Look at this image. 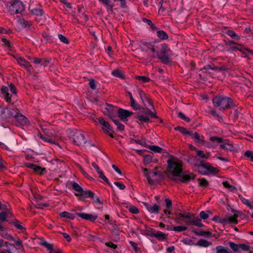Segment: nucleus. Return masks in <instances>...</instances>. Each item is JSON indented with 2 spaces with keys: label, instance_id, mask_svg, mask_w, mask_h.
I'll return each instance as SVG.
<instances>
[{
  "label": "nucleus",
  "instance_id": "6ab92c4d",
  "mask_svg": "<svg viewBox=\"0 0 253 253\" xmlns=\"http://www.w3.org/2000/svg\"><path fill=\"white\" fill-rule=\"evenodd\" d=\"M29 10L32 14L35 15L42 16L44 14V11L42 8H32L31 6H29Z\"/></svg>",
  "mask_w": 253,
  "mask_h": 253
},
{
  "label": "nucleus",
  "instance_id": "b1692460",
  "mask_svg": "<svg viewBox=\"0 0 253 253\" xmlns=\"http://www.w3.org/2000/svg\"><path fill=\"white\" fill-rule=\"evenodd\" d=\"M138 93L139 95V97L143 102L144 105L146 107V104L144 103L145 100H147L148 97H149V95H147L140 88H137V89Z\"/></svg>",
  "mask_w": 253,
  "mask_h": 253
},
{
  "label": "nucleus",
  "instance_id": "58836bf2",
  "mask_svg": "<svg viewBox=\"0 0 253 253\" xmlns=\"http://www.w3.org/2000/svg\"><path fill=\"white\" fill-rule=\"evenodd\" d=\"M195 139L197 143H200L201 145H204L205 141L204 140V137L201 136L197 132H195Z\"/></svg>",
  "mask_w": 253,
  "mask_h": 253
},
{
  "label": "nucleus",
  "instance_id": "412c9836",
  "mask_svg": "<svg viewBox=\"0 0 253 253\" xmlns=\"http://www.w3.org/2000/svg\"><path fill=\"white\" fill-rule=\"evenodd\" d=\"M204 69L207 70V69H212L214 71H216L218 72H220L222 71H225L226 70V68L225 66H222L221 67H217L215 66L214 64L212 65H207L203 68Z\"/></svg>",
  "mask_w": 253,
  "mask_h": 253
},
{
  "label": "nucleus",
  "instance_id": "7ed1b4c3",
  "mask_svg": "<svg viewBox=\"0 0 253 253\" xmlns=\"http://www.w3.org/2000/svg\"><path fill=\"white\" fill-rule=\"evenodd\" d=\"M7 7L11 15L20 13L25 9L24 5L19 0H10L7 2Z\"/></svg>",
  "mask_w": 253,
  "mask_h": 253
},
{
  "label": "nucleus",
  "instance_id": "2eb2a0df",
  "mask_svg": "<svg viewBox=\"0 0 253 253\" xmlns=\"http://www.w3.org/2000/svg\"><path fill=\"white\" fill-rule=\"evenodd\" d=\"M8 214L6 212L2 211L0 212V232H3L6 230V228L2 225V222L7 220Z\"/></svg>",
  "mask_w": 253,
  "mask_h": 253
},
{
  "label": "nucleus",
  "instance_id": "c85d7f7f",
  "mask_svg": "<svg viewBox=\"0 0 253 253\" xmlns=\"http://www.w3.org/2000/svg\"><path fill=\"white\" fill-rule=\"evenodd\" d=\"M195 245L199 246L200 247H207L212 245V242H209L205 239H200L198 242L195 244Z\"/></svg>",
  "mask_w": 253,
  "mask_h": 253
},
{
  "label": "nucleus",
  "instance_id": "cd10ccee",
  "mask_svg": "<svg viewBox=\"0 0 253 253\" xmlns=\"http://www.w3.org/2000/svg\"><path fill=\"white\" fill-rule=\"evenodd\" d=\"M206 164V169L209 174H217L219 170L216 168H214L211 165L210 163H207Z\"/></svg>",
  "mask_w": 253,
  "mask_h": 253
},
{
  "label": "nucleus",
  "instance_id": "680f3d73",
  "mask_svg": "<svg viewBox=\"0 0 253 253\" xmlns=\"http://www.w3.org/2000/svg\"><path fill=\"white\" fill-rule=\"evenodd\" d=\"M58 36L59 40L63 43L66 44H68L69 43V41L68 40V39L63 35L59 34Z\"/></svg>",
  "mask_w": 253,
  "mask_h": 253
},
{
  "label": "nucleus",
  "instance_id": "5701e85b",
  "mask_svg": "<svg viewBox=\"0 0 253 253\" xmlns=\"http://www.w3.org/2000/svg\"><path fill=\"white\" fill-rule=\"evenodd\" d=\"M192 232H193L196 235L201 236H205L206 237H211L212 236V233L210 231H206L203 230L197 231L195 229H192Z\"/></svg>",
  "mask_w": 253,
  "mask_h": 253
},
{
  "label": "nucleus",
  "instance_id": "4c0bfd02",
  "mask_svg": "<svg viewBox=\"0 0 253 253\" xmlns=\"http://www.w3.org/2000/svg\"><path fill=\"white\" fill-rule=\"evenodd\" d=\"M142 21L147 24L149 26H150V28L153 31H156L158 29V28L154 25V24L152 23V22L148 19L143 18Z\"/></svg>",
  "mask_w": 253,
  "mask_h": 253
},
{
  "label": "nucleus",
  "instance_id": "13d9d810",
  "mask_svg": "<svg viewBox=\"0 0 253 253\" xmlns=\"http://www.w3.org/2000/svg\"><path fill=\"white\" fill-rule=\"evenodd\" d=\"M99 174V177L103 179L106 183H107L109 185H111V184L108 180V179L105 176L104 174L103 171H100Z\"/></svg>",
  "mask_w": 253,
  "mask_h": 253
},
{
  "label": "nucleus",
  "instance_id": "de8ad7c7",
  "mask_svg": "<svg viewBox=\"0 0 253 253\" xmlns=\"http://www.w3.org/2000/svg\"><path fill=\"white\" fill-rule=\"evenodd\" d=\"M3 246L6 247V250L8 252V253H11V247L12 248H15V247L14 244H10L8 242H4L3 244Z\"/></svg>",
  "mask_w": 253,
  "mask_h": 253
},
{
  "label": "nucleus",
  "instance_id": "c03bdc74",
  "mask_svg": "<svg viewBox=\"0 0 253 253\" xmlns=\"http://www.w3.org/2000/svg\"><path fill=\"white\" fill-rule=\"evenodd\" d=\"M13 225L14 227H15L16 228H17V229H18L21 231H23V230H26V228H24V227H23L21 225L20 222L16 218H14V219L13 220Z\"/></svg>",
  "mask_w": 253,
  "mask_h": 253
},
{
  "label": "nucleus",
  "instance_id": "39448f33",
  "mask_svg": "<svg viewBox=\"0 0 253 253\" xmlns=\"http://www.w3.org/2000/svg\"><path fill=\"white\" fill-rule=\"evenodd\" d=\"M70 137L73 142L78 146H82L87 142L84 132L81 130H73Z\"/></svg>",
  "mask_w": 253,
  "mask_h": 253
},
{
  "label": "nucleus",
  "instance_id": "473e14b6",
  "mask_svg": "<svg viewBox=\"0 0 253 253\" xmlns=\"http://www.w3.org/2000/svg\"><path fill=\"white\" fill-rule=\"evenodd\" d=\"M112 74L114 76L119 78L120 79H125V75L123 74V72H121L119 70L116 69V70H113L112 72Z\"/></svg>",
  "mask_w": 253,
  "mask_h": 253
},
{
  "label": "nucleus",
  "instance_id": "09e8293b",
  "mask_svg": "<svg viewBox=\"0 0 253 253\" xmlns=\"http://www.w3.org/2000/svg\"><path fill=\"white\" fill-rule=\"evenodd\" d=\"M229 246L231 249L235 252H238L239 250V244H236L232 242H230L229 243Z\"/></svg>",
  "mask_w": 253,
  "mask_h": 253
},
{
  "label": "nucleus",
  "instance_id": "a19ab883",
  "mask_svg": "<svg viewBox=\"0 0 253 253\" xmlns=\"http://www.w3.org/2000/svg\"><path fill=\"white\" fill-rule=\"evenodd\" d=\"M34 171L37 174L42 175L43 172H46V169L36 165Z\"/></svg>",
  "mask_w": 253,
  "mask_h": 253
},
{
  "label": "nucleus",
  "instance_id": "423d86ee",
  "mask_svg": "<svg viewBox=\"0 0 253 253\" xmlns=\"http://www.w3.org/2000/svg\"><path fill=\"white\" fill-rule=\"evenodd\" d=\"M169 48L166 44L161 45L160 50L157 51L158 58L165 64H169L171 62L170 58L168 56Z\"/></svg>",
  "mask_w": 253,
  "mask_h": 253
},
{
  "label": "nucleus",
  "instance_id": "7c9ffc66",
  "mask_svg": "<svg viewBox=\"0 0 253 253\" xmlns=\"http://www.w3.org/2000/svg\"><path fill=\"white\" fill-rule=\"evenodd\" d=\"M135 118L138 119L141 123H149L151 122L147 115L144 116L138 114L135 117Z\"/></svg>",
  "mask_w": 253,
  "mask_h": 253
},
{
  "label": "nucleus",
  "instance_id": "79ce46f5",
  "mask_svg": "<svg viewBox=\"0 0 253 253\" xmlns=\"http://www.w3.org/2000/svg\"><path fill=\"white\" fill-rule=\"evenodd\" d=\"M130 105L134 110H141V107L136 102L134 99L130 100Z\"/></svg>",
  "mask_w": 253,
  "mask_h": 253
},
{
  "label": "nucleus",
  "instance_id": "72a5a7b5",
  "mask_svg": "<svg viewBox=\"0 0 253 253\" xmlns=\"http://www.w3.org/2000/svg\"><path fill=\"white\" fill-rule=\"evenodd\" d=\"M143 114L150 116L152 118L159 119V117L157 115L156 112L155 111V112H153L148 108H146V112H143Z\"/></svg>",
  "mask_w": 253,
  "mask_h": 253
},
{
  "label": "nucleus",
  "instance_id": "f3484780",
  "mask_svg": "<svg viewBox=\"0 0 253 253\" xmlns=\"http://www.w3.org/2000/svg\"><path fill=\"white\" fill-rule=\"evenodd\" d=\"M144 205L147 210L151 213H158L160 210V207L155 204L153 206L147 203H145Z\"/></svg>",
  "mask_w": 253,
  "mask_h": 253
},
{
  "label": "nucleus",
  "instance_id": "20e7f679",
  "mask_svg": "<svg viewBox=\"0 0 253 253\" xmlns=\"http://www.w3.org/2000/svg\"><path fill=\"white\" fill-rule=\"evenodd\" d=\"M72 188L76 191L77 193H75V195L79 197L81 196L84 198H90L92 200H94V193L90 190H84L83 188L79 185L76 182H73L71 184Z\"/></svg>",
  "mask_w": 253,
  "mask_h": 253
},
{
  "label": "nucleus",
  "instance_id": "a878e982",
  "mask_svg": "<svg viewBox=\"0 0 253 253\" xmlns=\"http://www.w3.org/2000/svg\"><path fill=\"white\" fill-rule=\"evenodd\" d=\"M151 151L156 153H167L166 149H163L162 148L155 145H149L147 147Z\"/></svg>",
  "mask_w": 253,
  "mask_h": 253
},
{
  "label": "nucleus",
  "instance_id": "603ef678",
  "mask_svg": "<svg viewBox=\"0 0 253 253\" xmlns=\"http://www.w3.org/2000/svg\"><path fill=\"white\" fill-rule=\"evenodd\" d=\"M211 212L210 211H202L200 212V217L203 219H207L209 218V214L208 213Z\"/></svg>",
  "mask_w": 253,
  "mask_h": 253
},
{
  "label": "nucleus",
  "instance_id": "f257e3e1",
  "mask_svg": "<svg viewBox=\"0 0 253 253\" xmlns=\"http://www.w3.org/2000/svg\"><path fill=\"white\" fill-rule=\"evenodd\" d=\"M169 158L167 160V171L171 173L173 177L171 180L176 182H181L187 183L191 180H194L196 175L190 173L185 174L183 173L182 163L176 157L168 154Z\"/></svg>",
  "mask_w": 253,
  "mask_h": 253
},
{
  "label": "nucleus",
  "instance_id": "9d476101",
  "mask_svg": "<svg viewBox=\"0 0 253 253\" xmlns=\"http://www.w3.org/2000/svg\"><path fill=\"white\" fill-rule=\"evenodd\" d=\"M238 215L237 214H234L232 216H227L222 219H220L219 220V222L222 223L223 225H225L227 223H233V224H237L238 220L237 218Z\"/></svg>",
  "mask_w": 253,
  "mask_h": 253
},
{
  "label": "nucleus",
  "instance_id": "0e129e2a",
  "mask_svg": "<svg viewBox=\"0 0 253 253\" xmlns=\"http://www.w3.org/2000/svg\"><path fill=\"white\" fill-rule=\"evenodd\" d=\"M89 85L92 89H95L96 88V83L94 79L91 78L89 80Z\"/></svg>",
  "mask_w": 253,
  "mask_h": 253
},
{
  "label": "nucleus",
  "instance_id": "5fc2aeb1",
  "mask_svg": "<svg viewBox=\"0 0 253 253\" xmlns=\"http://www.w3.org/2000/svg\"><path fill=\"white\" fill-rule=\"evenodd\" d=\"M210 140L211 141H215L217 143H220L223 142V139L222 138L215 136L210 137Z\"/></svg>",
  "mask_w": 253,
  "mask_h": 253
},
{
  "label": "nucleus",
  "instance_id": "f8f14e48",
  "mask_svg": "<svg viewBox=\"0 0 253 253\" xmlns=\"http://www.w3.org/2000/svg\"><path fill=\"white\" fill-rule=\"evenodd\" d=\"M76 214L82 219H85L91 222H94L98 218V216L97 215H93L90 213L76 212Z\"/></svg>",
  "mask_w": 253,
  "mask_h": 253
},
{
  "label": "nucleus",
  "instance_id": "8fccbe9b",
  "mask_svg": "<svg viewBox=\"0 0 253 253\" xmlns=\"http://www.w3.org/2000/svg\"><path fill=\"white\" fill-rule=\"evenodd\" d=\"M224 42L226 46H229L230 47L232 46V45L241 46V44L237 43L233 40H229V41L224 40Z\"/></svg>",
  "mask_w": 253,
  "mask_h": 253
},
{
  "label": "nucleus",
  "instance_id": "393cba45",
  "mask_svg": "<svg viewBox=\"0 0 253 253\" xmlns=\"http://www.w3.org/2000/svg\"><path fill=\"white\" fill-rule=\"evenodd\" d=\"M16 59L18 63L21 66H23L27 69H29L31 67V65H30V63L24 59L23 58H22L21 57H18Z\"/></svg>",
  "mask_w": 253,
  "mask_h": 253
},
{
  "label": "nucleus",
  "instance_id": "c756f323",
  "mask_svg": "<svg viewBox=\"0 0 253 253\" xmlns=\"http://www.w3.org/2000/svg\"><path fill=\"white\" fill-rule=\"evenodd\" d=\"M215 250L216 253H229L231 252L228 248L221 245L216 246Z\"/></svg>",
  "mask_w": 253,
  "mask_h": 253
},
{
  "label": "nucleus",
  "instance_id": "4468645a",
  "mask_svg": "<svg viewBox=\"0 0 253 253\" xmlns=\"http://www.w3.org/2000/svg\"><path fill=\"white\" fill-rule=\"evenodd\" d=\"M148 235L151 237L156 238L158 240L160 241H165L168 236L167 234L160 231H157L156 233H152L151 234H149Z\"/></svg>",
  "mask_w": 253,
  "mask_h": 253
},
{
  "label": "nucleus",
  "instance_id": "6e6d98bb",
  "mask_svg": "<svg viewBox=\"0 0 253 253\" xmlns=\"http://www.w3.org/2000/svg\"><path fill=\"white\" fill-rule=\"evenodd\" d=\"M21 24L24 28H30V26L32 25V23L31 21H28L23 19L21 21Z\"/></svg>",
  "mask_w": 253,
  "mask_h": 253
},
{
  "label": "nucleus",
  "instance_id": "0eeeda50",
  "mask_svg": "<svg viewBox=\"0 0 253 253\" xmlns=\"http://www.w3.org/2000/svg\"><path fill=\"white\" fill-rule=\"evenodd\" d=\"M97 119L98 121V123L104 126L102 128L104 133L109 135L111 138H114V136L113 134L114 132L113 127L110 125V124L108 122L105 121L102 117L98 118Z\"/></svg>",
  "mask_w": 253,
  "mask_h": 253
},
{
  "label": "nucleus",
  "instance_id": "3c124183",
  "mask_svg": "<svg viewBox=\"0 0 253 253\" xmlns=\"http://www.w3.org/2000/svg\"><path fill=\"white\" fill-rule=\"evenodd\" d=\"M129 243L131 245V246H132V247H133L135 253H140V252H141L140 248L137 246V243H136L133 241H129Z\"/></svg>",
  "mask_w": 253,
  "mask_h": 253
},
{
  "label": "nucleus",
  "instance_id": "052dcab7",
  "mask_svg": "<svg viewBox=\"0 0 253 253\" xmlns=\"http://www.w3.org/2000/svg\"><path fill=\"white\" fill-rule=\"evenodd\" d=\"M128 211L132 213L133 214H137L139 213V210L136 207L131 205L129 207L128 209Z\"/></svg>",
  "mask_w": 253,
  "mask_h": 253
},
{
  "label": "nucleus",
  "instance_id": "c9c22d12",
  "mask_svg": "<svg viewBox=\"0 0 253 253\" xmlns=\"http://www.w3.org/2000/svg\"><path fill=\"white\" fill-rule=\"evenodd\" d=\"M157 36L161 40H167L169 36L166 32L163 30H159L157 32Z\"/></svg>",
  "mask_w": 253,
  "mask_h": 253
},
{
  "label": "nucleus",
  "instance_id": "a18cd8bd",
  "mask_svg": "<svg viewBox=\"0 0 253 253\" xmlns=\"http://www.w3.org/2000/svg\"><path fill=\"white\" fill-rule=\"evenodd\" d=\"M198 181H200L199 183V186L200 187H207L209 186V182L205 178H203L201 179L199 178L198 179Z\"/></svg>",
  "mask_w": 253,
  "mask_h": 253
},
{
  "label": "nucleus",
  "instance_id": "e2e57ef3",
  "mask_svg": "<svg viewBox=\"0 0 253 253\" xmlns=\"http://www.w3.org/2000/svg\"><path fill=\"white\" fill-rule=\"evenodd\" d=\"M241 201L243 204L248 206L250 209H253V206L251 204L250 202L247 199L242 197L241 198Z\"/></svg>",
  "mask_w": 253,
  "mask_h": 253
},
{
  "label": "nucleus",
  "instance_id": "338daca9",
  "mask_svg": "<svg viewBox=\"0 0 253 253\" xmlns=\"http://www.w3.org/2000/svg\"><path fill=\"white\" fill-rule=\"evenodd\" d=\"M178 116L181 119L187 122H189L190 121V119L188 117H186L184 114L182 112H179L178 114Z\"/></svg>",
  "mask_w": 253,
  "mask_h": 253
},
{
  "label": "nucleus",
  "instance_id": "4d7b16f0",
  "mask_svg": "<svg viewBox=\"0 0 253 253\" xmlns=\"http://www.w3.org/2000/svg\"><path fill=\"white\" fill-rule=\"evenodd\" d=\"M180 216L182 217L183 218H192L194 217V215L191 213L190 212H186V213H179Z\"/></svg>",
  "mask_w": 253,
  "mask_h": 253
},
{
  "label": "nucleus",
  "instance_id": "f03ea898",
  "mask_svg": "<svg viewBox=\"0 0 253 253\" xmlns=\"http://www.w3.org/2000/svg\"><path fill=\"white\" fill-rule=\"evenodd\" d=\"M212 103L214 107H219V109L224 111L235 105L232 98L223 95L216 96L213 98Z\"/></svg>",
  "mask_w": 253,
  "mask_h": 253
},
{
  "label": "nucleus",
  "instance_id": "bb28decb",
  "mask_svg": "<svg viewBox=\"0 0 253 253\" xmlns=\"http://www.w3.org/2000/svg\"><path fill=\"white\" fill-rule=\"evenodd\" d=\"M220 148L224 149L226 151H233L234 147L232 144L229 143L228 142H225L224 144H221L219 145Z\"/></svg>",
  "mask_w": 253,
  "mask_h": 253
},
{
  "label": "nucleus",
  "instance_id": "774afa93",
  "mask_svg": "<svg viewBox=\"0 0 253 253\" xmlns=\"http://www.w3.org/2000/svg\"><path fill=\"white\" fill-rule=\"evenodd\" d=\"M1 41L3 43L4 46H5L9 48L11 47V43L9 41L3 38L1 39Z\"/></svg>",
  "mask_w": 253,
  "mask_h": 253
},
{
  "label": "nucleus",
  "instance_id": "1a4fd4ad",
  "mask_svg": "<svg viewBox=\"0 0 253 253\" xmlns=\"http://www.w3.org/2000/svg\"><path fill=\"white\" fill-rule=\"evenodd\" d=\"M14 119L16 121V125L18 126H27L29 124L28 119L25 116L18 112H17Z\"/></svg>",
  "mask_w": 253,
  "mask_h": 253
},
{
  "label": "nucleus",
  "instance_id": "37998d69",
  "mask_svg": "<svg viewBox=\"0 0 253 253\" xmlns=\"http://www.w3.org/2000/svg\"><path fill=\"white\" fill-rule=\"evenodd\" d=\"M193 225H195L200 227L204 226V225L201 222V219L198 218V217H197L196 218L194 217L193 218Z\"/></svg>",
  "mask_w": 253,
  "mask_h": 253
},
{
  "label": "nucleus",
  "instance_id": "bf43d9fd",
  "mask_svg": "<svg viewBox=\"0 0 253 253\" xmlns=\"http://www.w3.org/2000/svg\"><path fill=\"white\" fill-rule=\"evenodd\" d=\"M187 229V227L184 226H178L173 227V230L174 231L181 232Z\"/></svg>",
  "mask_w": 253,
  "mask_h": 253
},
{
  "label": "nucleus",
  "instance_id": "6e6552de",
  "mask_svg": "<svg viewBox=\"0 0 253 253\" xmlns=\"http://www.w3.org/2000/svg\"><path fill=\"white\" fill-rule=\"evenodd\" d=\"M18 110L17 108H3L1 112L0 116L4 120L15 118Z\"/></svg>",
  "mask_w": 253,
  "mask_h": 253
},
{
  "label": "nucleus",
  "instance_id": "aec40b11",
  "mask_svg": "<svg viewBox=\"0 0 253 253\" xmlns=\"http://www.w3.org/2000/svg\"><path fill=\"white\" fill-rule=\"evenodd\" d=\"M223 32L234 40L239 41L240 39V37L232 30H229L227 28H225Z\"/></svg>",
  "mask_w": 253,
  "mask_h": 253
},
{
  "label": "nucleus",
  "instance_id": "ea45409f",
  "mask_svg": "<svg viewBox=\"0 0 253 253\" xmlns=\"http://www.w3.org/2000/svg\"><path fill=\"white\" fill-rule=\"evenodd\" d=\"M153 161V156L148 154L144 155L143 163L145 166L150 164Z\"/></svg>",
  "mask_w": 253,
  "mask_h": 253
},
{
  "label": "nucleus",
  "instance_id": "49530a36",
  "mask_svg": "<svg viewBox=\"0 0 253 253\" xmlns=\"http://www.w3.org/2000/svg\"><path fill=\"white\" fill-rule=\"evenodd\" d=\"M197 153V156L201 158H205L206 159H208L209 158V157L210 156L209 153H208L207 154H205L204 152L202 150H198L196 152Z\"/></svg>",
  "mask_w": 253,
  "mask_h": 253
},
{
  "label": "nucleus",
  "instance_id": "4be33fe9",
  "mask_svg": "<svg viewBox=\"0 0 253 253\" xmlns=\"http://www.w3.org/2000/svg\"><path fill=\"white\" fill-rule=\"evenodd\" d=\"M198 171L203 175L208 174L207 169H206V164L203 161L200 162V164L198 165Z\"/></svg>",
  "mask_w": 253,
  "mask_h": 253
},
{
  "label": "nucleus",
  "instance_id": "2f4dec72",
  "mask_svg": "<svg viewBox=\"0 0 253 253\" xmlns=\"http://www.w3.org/2000/svg\"><path fill=\"white\" fill-rule=\"evenodd\" d=\"M59 215L61 217L67 218L70 219H74L75 218V215L68 211L62 212L59 213Z\"/></svg>",
  "mask_w": 253,
  "mask_h": 253
},
{
  "label": "nucleus",
  "instance_id": "9b49d317",
  "mask_svg": "<svg viewBox=\"0 0 253 253\" xmlns=\"http://www.w3.org/2000/svg\"><path fill=\"white\" fill-rule=\"evenodd\" d=\"M133 114L132 112L122 108H119L118 110V117L123 121L127 120V118L130 117Z\"/></svg>",
  "mask_w": 253,
  "mask_h": 253
},
{
  "label": "nucleus",
  "instance_id": "69168bd1",
  "mask_svg": "<svg viewBox=\"0 0 253 253\" xmlns=\"http://www.w3.org/2000/svg\"><path fill=\"white\" fill-rule=\"evenodd\" d=\"M244 156L248 158L253 162V152L250 150L247 151L244 153Z\"/></svg>",
  "mask_w": 253,
  "mask_h": 253
},
{
  "label": "nucleus",
  "instance_id": "e433bc0d",
  "mask_svg": "<svg viewBox=\"0 0 253 253\" xmlns=\"http://www.w3.org/2000/svg\"><path fill=\"white\" fill-rule=\"evenodd\" d=\"M239 46V51H241L244 54L246 55L247 52H249L253 55V50L250 49L249 48L245 47L242 44H241V46Z\"/></svg>",
  "mask_w": 253,
  "mask_h": 253
},
{
  "label": "nucleus",
  "instance_id": "ddd939ff",
  "mask_svg": "<svg viewBox=\"0 0 253 253\" xmlns=\"http://www.w3.org/2000/svg\"><path fill=\"white\" fill-rule=\"evenodd\" d=\"M29 59L35 64L40 65L41 66L43 65L44 66H46L51 60L50 59L46 58H38L36 57H31Z\"/></svg>",
  "mask_w": 253,
  "mask_h": 253
},
{
  "label": "nucleus",
  "instance_id": "dca6fc26",
  "mask_svg": "<svg viewBox=\"0 0 253 253\" xmlns=\"http://www.w3.org/2000/svg\"><path fill=\"white\" fill-rule=\"evenodd\" d=\"M101 2L105 6H106L108 12L113 11V7L114 6V3L112 2L111 0H98Z\"/></svg>",
  "mask_w": 253,
  "mask_h": 253
},
{
  "label": "nucleus",
  "instance_id": "f704fd0d",
  "mask_svg": "<svg viewBox=\"0 0 253 253\" xmlns=\"http://www.w3.org/2000/svg\"><path fill=\"white\" fill-rule=\"evenodd\" d=\"M139 47L142 49V50H144V48L142 47V45H144L146 46L148 49H150V47L152 46L153 44L151 42H148L146 40H142L139 41Z\"/></svg>",
  "mask_w": 253,
  "mask_h": 253
},
{
  "label": "nucleus",
  "instance_id": "a211bd4d",
  "mask_svg": "<svg viewBox=\"0 0 253 253\" xmlns=\"http://www.w3.org/2000/svg\"><path fill=\"white\" fill-rule=\"evenodd\" d=\"M8 88L6 86L3 85L1 88V92L4 97V99L7 102H10L11 101V96L8 93Z\"/></svg>",
  "mask_w": 253,
  "mask_h": 253
},
{
  "label": "nucleus",
  "instance_id": "864d4df0",
  "mask_svg": "<svg viewBox=\"0 0 253 253\" xmlns=\"http://www.w3.org/2000/svg\"><path fill=\"white\" fill-rule=\"evenodd\" d=\"M135 78L138 81H142L143 83H147L151 80L149 78L145 76H136Z\"/></svg>",
  "mask_w": 253,
  "mask_h": 253
}]
</instances>
